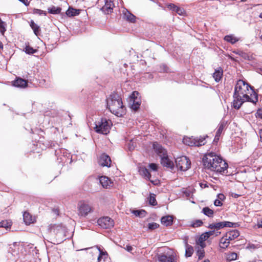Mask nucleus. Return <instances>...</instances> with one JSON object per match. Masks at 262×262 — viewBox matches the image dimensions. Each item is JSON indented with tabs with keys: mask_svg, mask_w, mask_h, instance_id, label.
I'll use <instances>...</instances> for the list:
<instances>
[{
	"mask_svg": "<svg viewBox=\"0 0 262 262\" xmlns=\"http://www.w3.org/2000/svg\"><path fill=\"white\" fill-rule=\"evenodd\" d=\"M226 259L227 261H229V257H228L227 256H226Z\"/></svg>",
	"mask_w": 262,
	"mask_h": 262,
	"instance_id": "61",
	"label": "nucleus"
},
{
	"mask_svg": "<svg viewBox=\"0 0 262 262\" xmlns=\"http://www.w3.org/2000/svg\"><path fill=\"white\" fill-rule=\"evenodd\" d=\"M175 162L177 167L181 171H186L190 167V161L186 156L178 157Z\"/></svg>",
	"mask_w": 262,
	"mask_h": 262,
	"instance_id": "7",
	"label": "nucleus"
},
{
	"mask_svg": "<svg viewBox=\"0 0 262 262\" xmlns=\"http://www.w3.org/2000/svg\"><path fill=\"white\" fill-rule=\"evenodd\" d=\"M255 116L257 118L262 119V108L258 109L256 113Z\"/></svg>",
	"mask_w": 262,
	"mask_h": 262,
	"instance_id": "46",
	"label": "nucleus"
},
{
	"mask_svg": "<svg viewBox=\"0 0 262 262\" xmlns=\"http://www.w3.org/2000/svg\"><path fill=\"white\" fill-rule=\"evenodd\" d=\"M111 125V120H107L106 118H102L96 122L94 129L97 133L107 135L110 132Z\"/></svg>",
	"mask_w": 262,
	"mask_h": 262,
	"instance_id": "5",
	"label": "nucleus"
},
{
	"mask_svg": "<svg viewBox=\"0 0 262 262\" xmlns=\"http://www.w3.org/2000/svg\"><path fill=\"white\" fill-rule=\"evenodd\" d=\"M33 13L35 14H38L39 15H47V12L40 9H34L33 11Z\"/></svg>",
	"mask_w": 262,
	"mask_h": 262,
	"instance_id": "39",
	"label": "nucleus"
},
{
	"mask_svg": "<svg viewBox=\"0 0 262 262\" xmlns=\"http://www.w3.org/2000/svg\"><path fill=\"white\" fill-rule=\"evenodd\" d=\"M149 167L150 169L153 170L154 171H156L157 170V165L155 163H151L149 164Z\"/></svg>",
	"mask_w": 262,
	"mask_h": 262,
	"instance_id": "47",
	"label": "nucleus"
},
{
	"mask_svg": "<svg viewBox=\"0 0 262 262\" xmlns=\"http://www.w3.org/2000/svg\"><path fill=\"white\" fill-rule=\"evenodd\" d=\"M23 219L25 223L27 225H29L33 223V219L31 215L27 212H25L23 214Z\"/></svg>",
	"mask_w": 262,
	"mask_h": 262,
	"instance_id": "22",
	"label": "nucleus"
},
{
	"mask_svg": "<svg viewBox=\"0 0 262 262\" xmlns=\"http://www.w3.org/2000/svg\"><path fill=\"white\" fill-rule=\"evenodd\" d=\"M204 167L211 171L223 172L228 167V164L221 157L213 152L205 155L202 159Z\"/></svg>",
	"mask_w": 262,
	"mask_h": 262,
	"instance_id": "2",
	"label": "nucleus"
},
{
	"mask_svg": "<svg viewBox=\"0 0 262 262\" xmlns=\"http://www.w3.org/2000/svg\"><path fill=\"white\" fill-rule=\"evenodd\" d=\"M141 173L146 179L150 180L151 174L149 170L146 168H142L140 169Z\"/></svg>",
	"mask_w": 262,
	"mask_h": 262,
	"instance_id": "28",
	"label": "nucleus"
},
{
	"mask_svg": "<svg viewBox=\"0 0 262 262\" xmlns=\"http://www.w3.org/2000/svg\"><path fill=\"white\" fill-rule=\"evenodd\" d=\"M153 147L156 153L161 157L162 165L168 168H173V163L168 158L167 151L157 142L154 143Z\"/></svg>",
	"mask_w": 262,
	"mask_h": 262,
	"instance_id": "4",
	"label": "nucleus"
},
{
	"mask_svg": "<svg viewBox=\"0 0 262 262\" xmlns=\"http://www.w3.org/2000/svg\"><path fill=\"white\" fill-rule=\"evenodd\" d=\"M237 254L235 252H230V261L237 259Z\"/></svg>",
	"mask_w": 262,
	"mask_h": 262,
	"instance_id": "45",
	"label": "nucleus"
},
{
	"mask_svg": "<svg viewBox=\"0 0 262 262\" xmlns=\"http://www.w3.org/2000/svg\"><path fill=\"white\" fill-rule=\"evenodd\" d=\"M259 16L260 18H262V12L260 13Z\"/></svg>",
	"mask_w": 262,
	"mask_h": 262,
	"instance_id": "62",
	"label": "nucleus"
},
{
	"mask_svg": "<svg viewBox=\"0 0 262 262\" xmlns=\"http://www.w3.org/2000/svg\"><path fill=\"white\" fill-rule=\"evenodd\" d=\"M229 246V237H227L226 235L225 236L223 237L220 242V247L222 249H226Z\"/></svg>",
	"mask_w": 262,
	"mask_h": 262,
	"instance_id": "17",
	"label": "nucleus"
},
{
	"mask_svg": "<svg viewBox=\"0 0 262 262\" xmlns=\"http://www.w3.org/2000/svg\"><path fill=\"white\" fill-rule=\"evenodd\" d=\"M25 50V52L28 54H33L34 53H36L37 51L36 50L34 49L33 48H32L30 46H26Z\"/></svg>",
	"mask_w": 262,
	"mask_h": 262,
	"instance_id": "38",
	"label": "nucleus"
},
{
	"mask_svg": "<svg viewBox=\"0 0 262 262\" xmlns=\"http://www.w3.org/2000/svg\"><path fill=\"white\" fill-rule=\"evenodd\" d=\"M214 204L216 206H221L222 205V203L221 201L217 199H216L214 201Z\"/></svg>",
	"mask_w": 262,
	"mask_h": 262,
	"instance_id": "48",
	"label": "nucleus"
},
{
	"mask_svg": "<svg viewBox=\"0 0 262 262\" xmlns=\"http://www.w3.org/2000/svg\"><path fill=\"white\" fill-rule=\"evenodd\" d=\"M107 107L113 114L122 117L124 113V106L120 97L116 93L111 94L106 99Z\"/></svg>",
	"mask_w": 262,
	"mask_h": 262,
	"instance_id": "3",
	"label": "nucleus"
},
{
	"mask_svg": "<svg viewBox=\"0 0 262 262\" xmlns=\"http://www.w3.org/2000/svg\"><path fill=\"white\" fill-rule=\"evenodd\" d=\"M218 198L219 199V200L221 201L222 200H223L225 199V196L223 194L221 193L218 195Z\"/></svg>",
	"mask_w": 262,
	"mask_h": 262,
	"instance_id": "53",
	"label": "nucleus"
},
{
	"mask_svg": "<svg viewBox=\"0 0 262 262\" xmlns=\"http://www.w3.org/2000/svg\"><path fill=\"white\" fill-rule=\"evenodd\" d=\"M79 14V10L74 9L71 7H69V8L66 11V14L69 17H72L74 16L78 15Z\"/></svg>",
	"mask_w": 262,
	"mask_h": 262,
	"instance_id": "20",
	"label": "nucleus"
},
{
	"mask_svg": "<svg viewBox=\"0 0 262 262\" xmlns=\"http://www.w3.org/2000/svg\"><path fill=\"white\" fill-rule=\"evenodd\" d=\"M150 182H151V183H152L153 184H154V185H156V184H157V183L156 182H156H155V181H152V180H150Z\"/></svg>",
	"mask_w": 262,
	"mask_h": 262,
	"instance_id": "60",
	"label": "nucleus"
},
{
	"mask_svg": "<svg viewBox=\"0 0 262 262\" xmlns=\"http://www.w3.org/2000/svg\"><path fill=\"white\" fill-rule=\"evenodd\" d=\"M232 106L238 110L245 102L255 104L258 100V95L253 86L242 80L236 82L233 95Z\"/></svg>",
	"mask_w": 262,
	"mask_h": 262,
	"instance_id": "1",
	"label": "nucleus"
},
{
	"mask_svg": "<svg viewBox=\"0 0 262 262\" xmlns=\"http://www.w3.org/2000/svg\"><path fill=\"white\" fill-rule=\"evenodd\" d=\"M98 163L101 166L110 167L111 164V158L106 154H102L99 159Z\"/></svg>",
	"mask_w": 262,
	"mask_h": 262,
	"instance_id": "11",
	"label": "nucleus"
},
{
	"mask_svg": "<svg viewBox=\"0 0 262 262\" xmlns=\"http://www.w3.org/2000/svg\"><path fill=\"white\" fill-rule=\"evenodd\" d=\"M99 182L102 187L104 188H108L111 186V181L108 177L106 176L100 177L99 178Z\"/></svg>",
	"mask_w": 262,
	"mask_h": 262,
	"instance_id": "13",
	"label": "nucleus"
},
{
	"mask_svg": "<svg viewBox=\"0 0 262 262\" xmlns=\"http://www.w3.org/2000/svg\"><path fill=\"white\" fill-rule=\"evenodd\" d=\"M248 59L249 60H251L253 59L252 56H248Z\"/></svg>",
	"mask_w": 262,
	"mask_h": 262,
	"instance_id": "59",
	"label": "nucleus"
},
{
	"mask_svg": "<svg viewBox=\"0 0 262 262\" xmlns=\"http://www.w3.org/2000/svg\"><path fill=\"white\" fill-rule=\"evenodd\" d=\"M13 85L17 88H24L27 86V81L21 78H17L13 81Z\"/></svg>",
	"mask_w": 262,
	"mask_h": 262,
	"instance_id": "14",
	"label": "nucleus"
},
{
	"mask_svg": "<svg viewBox=\"0 0 262 262\" xmlns=\"http://www.w3.org/2000/svg\"><path fill=\"white\" fill-rule=\"evenodd\" d=\"M204 262H210V261L208 259H205Z\"/></svg>",
	"mask_w": 262,
	"mask_h": 262,
	"instance_id": "63",
	"label": "nucleus"
},
{
	"mask_svg": "<svg viewBox=\"0 0 262 262\" xmlns=\"http://www.w3.org/2000/svg\"><path fill=\"white\" fill-rule=\"evenodd\" d=\"M204 246L202 247L200 249H199L196 252V254L198 256L199 259H202L205 256V251L203 249Z\"/></svg>",
	"mask_w": 262,
	"mask_h": 262,
	"instance_id": "34",
	"label": "nucleus"
},
{
	"mask_svg": "<svg viewBox=\"0 0 262 262\" xmlns=\"http://www.w3.org/2000/svg\"><path fill=\"white\" fill-rule=\"evenodd\" d=\"M159 227V224L156 223H149L148 225V229L150 230H154Z\"/></svg>",
	"mask_w": 262,
	"mask_h": 262,
	"instance_id": "43",
	"label": "nucleus"
},
{
	"mask_svg": "<svg viewBox=\"0 0 262 262\" xmlns=\"http://www.w3.org/2000/svg\"><path fill=\"white\" fill-rule=\"evenodd\" d=\"M159 262H177L176 256L171 251H168L158 255Z\"/></svg>",
	"mask_w": 262,
	"mask_h": 262,
	"instance_id": "8",
	"label": "nucleus"
},
{
	"mask_svg": "<svg viewBox=\"0 0 262 262\" xmlns=\"http://www.w3.org/2000/svg\"><path fill=\"white\" fill-rule=\"evenodd\" d=\"M149 203L152 205L155 206L157 204V202L154 194H150L149 198Z\"/></svg>",
	"mask_w": 262,
	"mask_h": 262,
	"instance_id": "35",
	"label": "nucleus"
},
{
	"mask_svg": "<svg viewBox=\"0 0 262 262\" xmlns=\"http://www.w3.org/2000/svg\"><path fill=\"white\" fill-rule=\"evenodd\" d=\"M225 126V124L224 122H222L219 124V127L217 129V130L216 133V134L221 135L223 130L224 129V128Z\"/></svg>",
	"mask_w": 262,
	"mask_h": 262,
	"instance_id": "41",
	"label": "nucleus"
},
{
	"mask_svg": "<svg viewBox=\"0 0 262 262\" xmlns=\"http://www.w3.org/2000/svg\"><path fill=\"white\" fill-rule=\"evenodd\" d=\"M12 225V222L10 221H2L0 222V227L8 228L11 227Z\"/></svg>",
	"mask_w": 262,
	"mask_h": 262,
	"instance_id": "32",
	"label": "nucleus"
},
{
	"mask_svg": "<svg viewBox=\"0 0 262 262\" xmlns=\"http://www.w3.org/2000/svg\"><path fill=\"white\" fill-rule=\"evenodd\" d=\"M214 233V231H209L208 232H206L205 234L208 235V237H209L210 236L213 235Z\"/></svg>",
	"mask_w": 262,
	"mask_h": 262,
	"instance_id": "50",
	"label": "nucleus"
},
{
	"mask_svg": "<svg viewBox=\"0 0 262 262\" xmlns=\"http://www.w3.org/2000/svg\"><path fill=\"white\" fill-rule=\"evenodd\" d=\"M61 9L60 7H56L53 6L51 8H48V12L51 14H59L61 12Z\"/></svg>",
	"mask_w": 262,
	"mask_h": 262,
	"instance_id": "27",
	"label": "nucleus"
},
{
	"mask_svg": "<svg viewBox=\"0 0 262 262\" xmlns=\"http://www.w3.org/2000/svg\"><path fill=\"white\" fill-rule=\"evenodd\" d=\"M168 8H169L170 10L177 12L179 15L182 14L183 12V10L181 9L180 7H178V6H176L175 5L173 4H170L168 5Z\"/></svg>",
	"mask_w": 262,
	"mask_h": 262,
	"instance_id": "21",
	"label": "nucleus"
},
{
	"mask_svg": "<svg viewBox=\"0 0 262 262\" xmlns=\"http://www.w3.org/2000/svg\"><path fill=\"white\" fill-rule=\"evenodd\" d=\"M140 105V102L139 101H136L135 100H134L133 104L132 105V108L135 110H137Z\"/></svg>",
	"mask_w": 262,
	"mask_h": 262,
	"instance_id": "42",
	"label": "nucleus"
},
{
	"mask_svg": "<svg viewBox=\"0 0 262 262\" xmlns=\"http://www.w3.org/2000/svg\"><path fill=\"white\" fill-rule=\"evenodd\" d=\"M223 70L221 68H219L215 70V72L213 74V77L216 82H219L223 76Z\"/></svg>",
	"mask_w": 262,
	"mask_h": 262,
	"instance_id": "18",
	"label": "nucleus"
},
{
	"mask_svg": "<svg viewBox=\"0 0 262 262\" xmlns=\"http://www.w3.org/2000/svg\"><path fill=\"white\" fill-rule=\"evenodd\" d=\"M257 226L259 228H262V220H261L259 222H258Z\"/></svg>",
	"mask_w": 262,
	"mask_h": 262,
	"instance_id": "56",
	"label": "nucleus"
},
{
	"mask_svg": "<svg viewBox=\"0 0 262 262\" xmlns=\"http://www.w3.org/2000/svg\"><path fill=\"white\" fill-rule=\"evenodd\" d=\"M203 223L201 220H196L193 222L191 224V226L193 228L199 227L203 225Z\"/></svg>",
	"mask_w": 262,
	"mask_h": 262,
	"instance_id": "36",
	"label": "nucleus"
},
{
	"mask_svg": "<svg viewBox=\"0 0 262 262\" xmlns=\"http://www.w3.org/2000/svg\"><path fill=\"white\" fill-rule=\"evenodd\" d=\"M23 3L25 6H28L29 5V2L28 1V0H23V2H21Z\"/></svg>",
	"mask_w": 262,
	"mask_h": 262,
	"instance_id": "55",
	"label": "nucleus"
},
{
	"mask_svg": "<svg viewBox=\"0 0 262 262\" xmlns=\"http://www.w3.org/2000/svg\"><path fill=\"white\" fill-rule=\"evenodd\" d=\"M133 213L136 215L139 216H145V214L146 213V211L143 210H134Z\"/></svg>",
	"mask_w": 262,
	"mask_h": 262,
	"instance_id": "40",
	"label": "nucleus"
},
{
	"mask_svg": "<svg viewBox=\"0 0 262 262\" xmlns=\"http://www.w3.org/2000/svg\"><path fill=\"white\" fill-rule=\"evenodd\" d=\"M30 26L31 28L33 29L34 34L36 35H37L40 30L39 27L37 24H36L32 20L30 21Z\"/></svg>",
	"mask_w": 262,
	"mask_h": 262,
	"instance_id": "26",
	"label": "nucleus"
},
{
	"mask_svg": "<svg viewBox=\"0 0 262 262\" xmlns=\"http://www.w3.org/2000/svg\"><path fill=\"white\" fill-rule=\"evenodd\" d=\"M97 223L101 228L104 229H109L114 226V221L108 216L99 219Z\"/></svg>",
	"mask_w": 262,
	"mask_h": 262,
	"instance_id": "10",
	"label": "nucleus"
},
{
	"mask_svg": "<svg viewBox=\"0 0 262 262\" xmlns=\"http://www.w3.org/2000/svg\"><path fill=\"white\" fill-rule=\"evenodd\" d=\"M19 248L17 243H14L13 244L9 245L8 252L11 253L12 255H15L18 254Z\"/></svg>",
	"mask_w": 262,
	"mask_h": 262,
	"instance_id": "19",
	"label": "nucleus"
},
{
	"mask_svg": "<svg viewBox=\"0 0 262 262\" xmlns=\"http://www.w3.org/2000/svg\"><path fill=\"white\" fill-rule=\"evenodd\" d=\"M202 212L206 216L212 217H213L214 211L208 207H204L202 209Z\"/></svg>",
	"mask_w": 262,
	"mask_h": 262,
	"instance_id": "23",
	"label": "nucleus"
},
{
	"mask_svg": "<svg viewBox=\"0 0 262 262\" xmlns=\"http://www.w3.org/2000/svg\"><path fill=\"white\" fill-rule=\"evenodd\" d=\"M193 253V247L186 244V248L185 250V256L186 257H189L192 256Z\"/></svg>",
	"mask_w": 262,
	"mask_h": 262,
	"instance_id": "25",
	"label": "nucleus"
},
{
	"mask_svg": "<svg viewBox=\"0 0 262 262\" xmlns=\"http://www.w3.org/2000/svg\"><path fill=\"white\" fill-rule=\"evenodd\" d=\"M79 215L81 216H86L89 213L93 211L92 206L88 203L82 202L80 203L78 207Z\"/></svg>",
	"mask_w": 262,
	"mask_h": 262,
	"instance_id": "9",
	"label": "nucleus"
},
{
	"mask_svg": "<svg viewBox=\"0 0 262 262\" xmlns=\"http://www.w3.org/2000/svg\"><path fill=\"white\" fill-rule=\"evenodd\" d=\"M161 223L166 226H169L172 225L173 222V217L171 215H166L163 216L161 219Z\"/></svg>",
	"mask_w": 262,
	"mask_h": 262,
	"instance_id": "16",
	"label": "nucleus"
},
{
	"mask_svg": "<svg viewBox=\"0 0 262 262\" xmlns=\"http://www.w3.org/2000/svg\"><path fill=\"white\" fill-rule=\"evenodd\" d=\"M98 249L99 251V255L98 257V262H101L102 261V256H104V259L107 258V254L106 252H103L100 247L98 248ZM104 260H103V261Z\"/></svg>",
	"mask_w": 262,
	"mask_h": 262,
	"instance_id": "29",
	"label": "nucleus"
},
{
	"mask_svg": "<svg viewBox=\"0 0 262 262\" xmlns=\"http://www.w3.org/2000/svg\"><path fill=\"white\" fill-rule=\"evenodd\" d=\"M220 137V135L216 134L215 136L214 139V140H213V142L217 143L218 142V141L219 140Z\"/></svg>",
	"mask_w": 262,
	"mask_h": 262,
	"instance_id": "51",
	"label": "nucleus"
},
{
	"mask_svg": "<svg viewBox=\"0 0 262 262\" xmlns=\"http://www.w3.org/2000/svg\"><path fill=\"white\" fill-rule=\"evenodd\" d=\"M168 68L166 64H163L160 66V70L161 72H167Z\"/></svg>",
	"mask_w": 262,
	"mask_h": 262,
	"instance_id": "44",
	"label": "nucleus"
},
{
	"mask_svg": "<svg viewBox=\"0 0 262 262\" xmlns=\"http://www.w3.org/2000/svg\"><path fill=\"white\" fill-rule=\"evenodd\" d=\"M208 235L205 234V233L202 234L199 238V242L201 247L204 246V242L208 238Z\"/></svg>",
	"mask_w": 262,
	"mask_h": 262,
	"instance_id": "31",
	"label": "nucleus"
},
{
	"mask_svg": "<svg viewBox=\"0 0 262 262\" xmlns=\"http://www.w3.org/2000/svg\"><path fill=\"white\" fill-rule=\"evenodd\" d=\"M124 17L131 23L135 22V16L128 11L124 14Z\"/></svg>",
	"mask_w": 262,
	"mask_h": 262,
	"instance_id": "24",
	"label": "nucleus"
},
{
	"mask_svg": "<svg viewBox=\"0 0 262 262\" xmlns=\"http://www.w3.org/2000/svg\"><path fill=\"white\" fill-rule=\"evenodd\" d=\"M239 226L238 223H232L230 222V228L231 227H236Z\"/></svg>",
	"mask_w": 262,
	"mask_h": 262,
	"instance_id": "52",
	"label": "nucleus"
},
{
	"mask_svg": "<svg viewBox=\"0 0 262 262\" xmlns=\"http://www.w3.org/2000/svg\"><path fill=\"white\" fill-rule=\"evenodd\" d=\"M114 7V4L112 1L107 0L105 2L104 6L102 7V10L106 13L109 14L112 12L113 8Z\"/></svg>",
	"mask_w": 262,
	"mask_h": 262,
	"instance_id": "15",
	"label": "nucleus"
},
{
	"mask_svg": "<svg viewBox=\"0 0 262 262\" xmlns=\"http://www.w3.org/2000/svg\"><path fill=\"white\" fill-rule=\"evenodd\" d=\"M6 23L0 18V32L2 34L6 31Z\"/></svg>",
	"mask_w": 262,
	"mask_h": 262,
	"instance_id": "33",
	"label": "nucleus"
},
{
	"mask_svg": "<svg viewBox=\"0 0 262 262\" xmlns=\"http://www.w3.org/2000/svg\"><path fill=\"white\" fill-rule=\"evenodd\" d=\"M224 39L227 41L229 42V35L225 36Z\"/></svg>",
	"mask_w": 262,
	"mask_h": 262,
	"instance_id": "57",
	"label": "nucleus"
},
{
	"mask_svg": "<svg viewBox=\"0 0 262 262\" xmlns=\"http://www.w3.org/2000/svg\"><path fill=\"white\" fill-rule=\"evenodd\" d=\"M260 141L262 142V129H260L259 132Z\"/></svg>",
	"mask_w": 262,
	"mask_h": 262,
	"instance_id": "58",
	"label": "nucleus"
},
{
	"mask_svg": "<svg viewBox=\"0 0 262 262\" xmlns=\"http://www.w3.org/2000/svg\"><path fill=\"white\" fill-rule=\"evenodd\" d=\"M240 40H241L240 37H236L233 34H230V43L234 44Z\"/></svg>",
	"mask_w": 262,
	"mask_h": 262,
	"instance_id": "37",
	"label": "nucleus"
},
{
	"mask_svg": "<svg viewBox=\"0 0 262 262\" xmlns=\"http://www.w3.org/2000/svg\"><path fill=\"white\" fill-rule=\"evenodd\" d=\"M200 185L202 188H204L208 187L207 184L203 183H200Z\"/></svg>",
	"mask_w": 262,
	"mask_h": 262,
	"instance_id": "54",
	"label": "nucleus"
},
{
	"mask_svg": "<svg viewBox=\"0 0 262 262\" xmlns=\"http://www.w3.org/2000/svg\"><path fill=\"white\" fill-rule=\"evenodd\" d=\"M239 236V232L236 229H230V241L234 239Z\"/></svg>",
	"mask_w": 262,
	"mask_h": 262,
	"instance_id": "30",
	"label": "nucleus"
},
{
	"mask_svg": "<svg viewBox=\"0 0 262 262\" xmlns=\"http://www.w3.org/2000/svg\"><path fill=\"white\" fill-rule=\"evenodd\" d=\"M225 227H229V222H222L209 224L208 228L213 229H220Z\"/></svg>",
	"mask_w": 262,
	"mask_h": 262,
	"instance_id": "12",
	"label": "nucleus"
},
{
	"mask_svg": "<svg viewBox=\"0 0 262 262\" xmlns=\"http://www.w3.org/2000/svg\"><path fill=\"white\" fill-rule=\"evenodd\" d=\"M183 143L190 146H200L206 143L205 137L193 138V137H185L183 140Z\"/></svg>",
	"mask_w": 262,
	"mask_h": 262,
	"instance_id": "6",
	"label": "nucleus"
},
{
	"mask_svg": "<svg viewBox=\"0 0 262 262\" xmlns=\"http://www.w3.org/2000/svg\"><path fill=\"white\" fill-rule=\"evenodd\" d=\"M132 149V147H129V150H131Z\"/></svg>",
	"mask_w": 262,
	"mask_h": 262,
	"instance_id": "64",
	"label": "nucleus"
},
{
	"mask_svg": "<svg viewBox=\"0 0 262 262\" xmlns=\"http://www.w3.org/2000/svg\"><path fill=\"white\" fill-rule=\"evenodd\" d=\"M125 249L128 252H131L133 249V248L131 246L127 245L126 246V247L125 248Z\"/></svg>",
	"mask_w": 262,
	"mask_h": 262,
	"instance_id": "49",
	"label": "nucleus"
}]
</instances>
